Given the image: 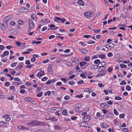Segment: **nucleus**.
Segmentation results:
<instances>
[{
  "instance_id": "obj_53",
  "label": "nucleus",
  "mask_w": 132,
  "mask_h": 132,
  "mask_svg": "<svg viewBox=\"0 0 132 132\" xmlns=\"http://www.w3.org/2000/svg\"><path fill=\"white\" fill-rule=\"evenodd\" d=\"M48 79V78L46 77H44L42 79V80L43 81H45Z\"/></svg>"
},
{
  "instance_id": "obj_12",
  "label": "nucleus",
  "mask_w": 132,
  "mask_h": 132,
  "mask_svg": "<svg viewBox=\"0 0 132 132\" xmlns=\"http://www.w3.org/2000/svg\"><path fill=\"white\" fill-rule=\"evenodd\" d=\"M104 64L102 65L101 66L100 65V66H98V67H99V68L98 69V72H101L104 70Z\"/></svg>"
},
{
  "instance_id": "obj_14",
  "label": "nucleus",
  "mask_w": 132,
  "mask_h": 132,
  "mask_svg": "<svg viewBox=\"0 0 132 132\" xmlns=\"http://www.w3.org/2000/svg\"><path fill=\"white\" fill-rule=\"evenodd\" d=\"M55 18L57 20H60L61 22L63 23L65 21V19L64 18H61L57 17H55Z\"/></svg>"
},
{
  "instance_id": "obj_27",
  "label": "nucleus",
  "mask_w": 132,
  "mask_h": 132,
  "mask_svg": "<svg viewBox=\"0 0 132 132\" xmlns=\"http://www.w3.org/2000/svg\"><path fill=\"white\" fill-rule=\"evenodd\" d=\"M62 114L64 116H66L67 115V112L66 110H64L62 112Z\"/></svg>"
},
{
  "instance_id": "obj_26",
  "label": "nucleus",
  "mask_w": 132,
  "mask_h": 132,
  "mask_svg": "<svg viewBox=\"0 0 132 132\" xmlns=\"http://www.w3.org/2000/svg\"><path fill=\"white\" fill-rule=\"evenodd\" d=\"M51 121L53 122L56 121L57 120V118H56L55 117H53L52 118H50Z\"/></svg>"
},
{
  "instance_id": "obj_39",
  "label": "nucleus",
  "mask_w": 132,
  "mask_h": 132,
  "mask_svg": "<svg viewBox=\"0 0 132 132\" xmlns=\"http://www.w3.org/2000/svg\"><path fill=\"white\" fill-rule=\"evenodd\" d=\"M107 126L106 124L105 123H103L102 125H101V127L104 128H106Z\"/></svg>"
},
{
  "instance_id": "obj_17",
  "label": "nucleus",
  "mask_w": 132,
  "mask_h": 132,
  "mask_svg": "<svg viewBox=\"0 0 132 132\" xmlns=\"http://www.w3.org/2000/svg\"><path fill=\"white\" fill-rule=\"evenodd\" d=\"M78 51H79L81 53H82L83 54H84V53H86V52H87L88 51L87 50H85V49H79L78 50Z\"/></svg>"
},
{
  "instance_id": "obj_44",
  "label": "nucleus",
  "mask_w": 132,
  "mask_h": 132,
  "mask_svg": "<svg viewBox=\"0 0 132 132\" xmlns=\"http://www.w3.org/2000/svg\"><path fill=\"white\" fill-rule=\"evenodd\" d=\"M43 94V92H41L37 94L36 96L37 97H40L42 96Z\"/></svg>"
},
{
  "instance_id": "obj_21",
  "label": "nucleus",
  "mask_w": 132,
  "mask_h": 132,
  "mask_svg": "<svg viewBox=\"0 0 132 132\" xmlns=\"http://www.w3.org/2000/svg\"><path fill=\"white\" fill-rule=\"evenodd\" d=\"M37 16L35 14H32L31 15V18L34 20L37 21Z\"/></svg>"
},
{
  "instance_id": "obj_41",
  "label": "nucleus",
  "mask_w": 132,
  "mask_h": 132,
  "mask_svg": "<svg viewBox=\"0 0 132 132\" xmlns=\"http://www.w3.org/2000/svg\"><path fill=\"white\" fill-rule=\"evenodd\" d=\"M75 82L73 81H70L68 82V84L70 85H72L74 84Z\"/></svg>"
},
{
  "instance_id": "obj_40",
  "label": "nucleus",
  "mask_w": 132,
  "mask_h": 132,
  "mask_svg": "<svg viewBox=\"0 0 132 132\" xmlns=\"http://www.w3.org/2000/svg\"><path fill=\"white\" fill-rule=\"evenodd\" d=\"M113 112L116 115H118L119 114L118 113L116 109H114Z\"/></svg>"
},
{
  "instance_id": "obj_48",
  "label": "nucleus",
  "mask_w": 132,
  "mask_h": 132,
  "mask_svg": "<svg viewBox=\"0 0 132 132\" xmlns=\"http://www.w3.org/2000/svg\"><path fill=\"white\" fill-rule=\"evenodd\" d=\"M36 60V59L35 57L33 56L31 59V61L32 62H34Z\"/></svg>"
},
{
  "instance_id": "obj_58",
  "label": "nucleus",
  "mask_w": 132,
  "mask_h": 132,
  "mask_svg": "<svg viewBox=\"0 0 132 132\" xmlns=\"http://www.w3.org/2000/svg\"><path fill=\"white\" fill-rule=\"evenodd\" d=\"M7 99L10 100H13L14 99V96H12L11 97H8Z\"/></svg>"
},
{
  "instance_id": "obj_46",
  "label": "nucleus",
  "mask_w": 132,
  "mask_h": 132,
  "mask_svg": "<svg viewBox=\"0 0 132 132\" xmlns=\"http://www.w3.org/2000/svg\"><path fill=\"white\" fill-rule=\"evenodd\" d=\"M10 85V84L9 82H6L4 84V85L7 87L9 86Z\"/></svg>"
},
{
  "instance_id": "obj_50",
  "label": "nucleus",
  "mask_w": 132,
  "mask_h": 132,
  "mask_svg": "<svg viewBox=\"0 0 132 132\" xmlns=\"http://www.w3.org/2000/svg\"><path fill=\"white\" fill-rule=\"evenodd\" d=\"M119 117L120 118H124L125 117V114H121L119 115Z\"/></svg>"
},
{
  "instance_id": "obj_19",
  "label": "nucleus",
  "mask_w": 132,
  "mask_h": 132,
  "mask_svg": "<svg viewBox=\"0 0 132 132\" xmlns=\"http://www.w3.org/2000/svg\"><path fill=\"white\" fill-rule=\"evenodd\" d=\"M24 99L27 102H31L32 99L29 97H26L24 98Z\"/></svg>"
},
{
  "instance_id": "obj_37",
  "label": "nucleus",
  "mask_w": 132,
  "mask_h": 132,
  "mask_svg": "<svg viewBox=\"0 0 132 132\" xmlns=\"http://www.w3.org/2000/svg\"><path fill=\"white\" fill-rule=\"evenodd\" d=\"M86 63V62H81L79 64L80 66H84L85 65Z\"/></svg>"
},
{
  "instance_id": "obj_51",
  "label": "nucleus",
  "mask_w": 132,
  "mask_h": 132,
  "mask_svg": "<svg viewBox=\"0 0 132 132\" xmlns=\"http://www.w3.org/2000/svg\"><path fill=\"white\" fill-rule=\"evenodd\" d=\"M90 59V58L88 56V57H86L84 58V60H85L86 61H89Z\"/></svg>"
},
{
  "instance_id": "obj_29",
  "label": "nucleus",
  "mask_w": 132,
  "mask_h": 132,
  "mask_svg": "<svg viewBox=\"0 0 132 132\" xmlns=\"http://www.w3.org/2000/svg\"><path fill=\"white\" fill-rule=\"evenodd\" d=\"M27 124L29 126H33V123L32 121L27 123Z\"/></svg>"
},
{
  "instance_id": "obj_22",
  "label": "nucleus",
  "mask_w": 132,
  "mask_h": 132,
  "mask_svg": "<svg viewBox=\"0 0 132 132\" xmlns=\"http://www.w3.org/2000/svg\"><path fill=\"white\" fill-rule=\"evenodd\" d=\"M6 123L5 122L3 121H1L0 122V126L3 127L5 126H6Z\"/></svg>"
},
{
  "instance_id": "obj_3",
  "label": "nucleus",
  "mask_w": 132,
  "mask_h": 132,
  "mask_svg": "<svg viewBox=\"0 0 132 132\" xmlns=\"http://www.w3.org/2000/svg\"><path fill=\"white\" fill-rule=\"evenodd\" d=\"M29 27L30 28L33 29L35 26L34 24L32 19L29 18L28 19Z\"/></svg>"
},
{
  "instance_id": "obj_55",
  "label": "nucleus",
  "mask_w": 132,
  "mask_h": 132,
  "mask_svg": "<svg viewBox=\"0 0 132 132\" xmlns=\"http://www.w3.org/2000/svg\"><path fill=\"white\" fill-rule=\"evenodd\" d=\"M25 64H27L28 66H29L30 64V62L28 60H26V61Z\"/></svg>"
},
{
  "instance_id": "obj_30",
  "label": "nucleus",
  "mask_w": 132,
  "mask_h": 132,
  "mask_svg": "<svg viewBox=\"0 0 132 132\" xmlns=\"http://www.w3.org/2000/svg\"><path fill=\"white\" fill-rule=\"evenodd\" d=\"M91 90V89H89V88H87L85 89L84 90V92H89V93H90L92 92L90 91V90Z\"/></svg>"
},
{
  "instance_id": "obj_11",
  "label": "nucleus",
  "mask_w": 132,
  "mask_h": 132,
  "mask_svg": "<svg viewBox=\"0 0 132 132\" xmlns=\"http://www.w3.org/2000/svg\"><path fill=\"white\" fill-rule=\"evenodd\" d=\"M9 54V52L8 51H5L3 52V54L1 55L2 58L4 57L5 56L8 55Z\"/></svg>"
},
{
  "instance_id": "obj_56",
  "label": "nucleus",
  "mask_w": 132,
  "mask_h": 132,
  "mask_svg": "<svg viewBox=\"0 0 132 132\" xmlns=\"http://www.w3.org/2000/svg\"><path fill=\"white\" fill-rule=\"evenodd\" d=\"M57 111V112H60L62 110V109L60 108H56V110Z\"/></svg>"
},
{
  "instance_id": "obj_13",
  "label": "nucleus",
  "mask_w": 132,
  "mask_h": 132,
  "mask_svg": "<svg viewBox=\"0 0 132 132\" xmlns=\"http://www.w3.org/2000/svg\"><path fill=\"white\" fill-rule=\"evenodd\" d=\"M106 70L104 71L99 73L97 76L99 77L103 76L106 74Z\"/></svg>"
},
{
  "instance_id": "obj_6",
  "label": "nucleus",
  "mask_w": 132,
  "mask_h": 132,
  "mask_svg": "<svg viewBox=\"0 0 132 132\" xmlns=\"http://www.w3.org/2000/svg\"><path fill=\"white\" fill-rule=\"evenodd\" d=\"M84 14L87 18H89L93 16V13L91 12H88L85 13Z\"/></svg>"
},
{
  "instance_id": "obj_49",
  "label": "nucleus",
  "mask_w": 132,
  "mask_h": 132,
  "mask_svg": "<svg viewBox=\"0 0 132 132\" xmlns=\"http://www.w3.org/2000/svg\"><path fill=\"white\" fill-rule=\"evenodd\" d=\"M121 130L122 131L128 132V129L126 128L122 129Z\"/></svg>"
},
{
  "instance_id": "obj_59",
  "label": "nucleus",
  "mask_w": 132,
  "mask_h": 132,
  "mask_svg": "<svg viewBox=\"0 0 132 132\" xmlns=\"http://www.w3.org/2000/svg\"><path fill=\"white\" fill-rule=\"evenodd\" d=\"M54 128L55 129H57L58 130H59L61 128L57 125L54 126Z\"/></svg>"
},
{
  "instance_id": "obj_43",
  "label": "nucleus",
  "mask_w": 132,
  "mask_h": 132,
  "mask_svg": "<svg viewBox=\"0 0 132 132\" xmlns=\"http://www.w3.org/2000/svg\"><path fill=\"white\" fill-rule=\"evenodd\" d=\"M108 105V104H104L103 103H101V104L100 106L102 108H104Z\"/></svg>"
},
{
  "instance_id": "obj_52",
  "label": "nucleus",
  "mask_w": 132,
  "mask_h": 132,
  "mask_svg": "<svg viewBox=\"0 0 132 132\" xmlns=\"http://www.w3.org/2000/svg\"><path fill=\"white\" fill-rule=\"evenodd\" d=\"M5 48V47L2 45H0V51L3 50Z\"/></svg>"
},
{
  "instance_id": "obj_32",
  "label": "nucleus",
  "mask_w": 132,
  "mask_h": 132,
  "mask_svg": "<svg viewBox=\"0 0 132 132\" xmlns=\"http://www.w3.org/2000/svg\"><path fill=\"white\" fill-rule=\"evenodd\" d=\"M126 89L127 90L130 91L131 90V87L127 85L126 86Z\"/></svg>"
},
{
  "instance_id": "obj_10",
  "label": "nucleus",
  "mask_w": 132,
  "mask_h": 132,
  "mask_svg": "<svg viewBox=\"0 0 132 132\" xmlns=\"http://www.w3.org/2000/svg\"><path fill=\"white\" fill-rule=\"evenodd\" d=\"M20 11L22 12H27L29 11V10L26 7H22L20 9Z\"/></svg>"
},
{
  "instance_id": "obj_34",
  "label": "nucleus",
  "mask_w": 132,
  "mask_h": 132,
  "mask_svg": "<svg viewBox=\"0 0 132 132\" xmlns=\"http://www.w3.org/2000/svg\"><path fill=\"white\" fill-rule=\"evenodd\" d=\"M50 20L46 18L44 20V22L45 23H48L50 22Z\"/></svg>"
},
{
  "instance_id": "obj_20",
  "label": "nucleus",
  "mask_w": 132,
  "mask_h": 132,
  "mask_svg": "<svg viewBox=\"0 0 132 132\" xmlns=\"http://www.w3.org/2000/svg\"><path fill=\"white\" fill-rule=\"evenodd\" d=\"M49 66V67H48V69H47L48 71L49 72L50 74L52 75V74L53 73L52 71L51 67H50L51 65L50 64Z\"/></svg>"
},
{
  "instance_id": "obj_61",
  "label": "nucleus",
  "mask_w": 132,
  "mask_h": 132,
  "mask_svg": "<svg viewBox=\"0 0 132 132\" xmlns=\"http://www.w3.org/2000/svg\"><path fill=\"white\" fill-rule=\"evenodd\" d=\"M70 99V97L68 95H67L64 97V99L66 100H68Z\"/></svg>"
},
{
  "instance_id": "obj_4",
  "label": "nucleus",
  "mask_w": 132,
  "mask_h": 132,
  "mask_svg": "<svg viewBox=\"0 0 132 132\" xmlns=\"http://www.w3.org/2000/svg\"><path fill=\"white\" fill-rule=\"evenodd\" d=\"M81 105L80 104H77L75 105L74 110L77 112L79 111L80 108L81 107Z\"/></svg>"
},
{
  "instance_id": "obj_25",
  "label": "nucleus",
  "mask_w": 132,
  "mask_h": 132,
  "mask_svg": "<svg viewBox=\"0 0 132 132\" xmlns=\"http://www.w3.org/2000/svg\"><path fill=\"white\" fill-rule=\"evenodd\" d=\"M99 57L102 59H105L106 58L105 56L103 54H101L99 55Z\"/></svg>"
},
{
  "instance_id": "obj_62",
  "label": "nucleus",
  "mask_w": 132,
  "mask_h": 132,
  "mask_svg": "<svg viewBox=\"0 0 132 132\" xmlns=\"http://www.w3.org/2000/svg\"><path fill=\"white\" fill-rule=\"evenodd\" d=\"M8 60V59L7 58H6L5 59H2V61L4 63L6 62Z\"/></svg>"
},
{
  "instance_id": "obj_15",
  "label": "nucleus",
  "mask_w": 132,
  "mask_h": 132,
  "mask_svg": "<svg viewBox=\"0 0 132 132\" xmlns=\"http://www.w3.org/2000/svg\"><path fill=\"white\" fill-rule=\"evenodd\" d=\"M50 110L51 112L52 113H57V111L56 110V108H50Z\"/></svg>"
},
{
  "instance_id": "obj_36",
  "label": "nucleus",
  "mask_w": 132,
  "mask_h": 132,
  "mask_svg": "<svg viewBox=\"0 0 132 132\" xmlns=\"http://www.w3.org/2000/svg\"><path fill=\"white\" fill-rule=\"evenodd\" d=\"M95 43V42L94 41L90 40L88 41L87 42V43L88 44H94Z\"/></svg>"
},
{
  "instance_id": "obj_33",
  "label": "nucleus",
  "mask_w": 132,
  "mask_h": 132,
  "mask_svg": "<svg viewBox=\"0 0 132 132\" xmlns=\"http://www.w3.org/2000/svg\"><path fill=\"white\" fill-rule=\"evenodd\" d=\"M126 84V82L125 80H122L121 82L120 83V85H124Z\"/></svg>"
},
{
  "instance_id": "obj_8",
  "label": "nucleus",
  "mask_w": 132,
  "mask_h": 132,
  "mask_svg": "<svg viewBox=\"0 0 132 132\" xmlns=\"http://www.w3.org/2000/svg\"><path fill=\"white\" fill-rule=\"evenodd\" d=\"M114 46V44L112 43H109L105 46V47L107 49L111 48Z\"/></svg>"
},
{
  "instance_id": "obj_47",
  "label": "nucleus",
  "mask_w": 132,
  "mask_h": 132,
  "mask_svg": "<svg viewBox=\"0 0 132 132\" xmlns=\"http://www.w3.org/2000/svg\"><path fill=\"white\" fill-rule=\"evenodd\" d=\"M18 23L20 25H23V24L24 22L22 20H20L18 21Z\"/></svg>"
},
{
  "instance_id": "obj_60",
  "label": "nucleus",
  "mask_w": 132,
  "mask_h": 132,
  "mask_svg": "<svg viewBox=\"0 0 132 132\" xmlns=\"http://www.w3.org/2000/svg\"><path fill=\"white\" fill-rule=\"evenodd\" d=\"M11 119V118L9 117H8L5 119V120L6 121H9Z\"/></svg>"
},
{
  "instance_id": "obj_54",
  "label": "nucleus",
  "mask_w": 132,
  "mask_h": 132,
  "mask_svg": "<svg viewBox=\"0 0 132 132\" xmlns=\"http://www.w3.org/2000/svg\"><path fill=\"white\" fill-rule=\"evenodd\" d=\"M84 81L83 80H81L79 81L77 83L78 84H81L83 83Z\"/></svg>"
},
{
  "instance_id": "obj_7",
  "label": "nucleus",
  "mask_w": 132,
  "mask_h": 132,
  "mask_svg": "<svg viewBox=\"0 0 132 132\" xmlns=\"http://www.w3.org/2000/svg\"><path fill=\"white\" fill-rule=\"evenodd\" d=\"M90 119V117L89 115H87L84 117L82 118V121L85 122H88Z\"/></svg>"
},
{
  "instance_id": "obj_64",
  "label": "nucleus",
  "mask_w": 132,
  "mask_h": 132,
  "mask_svg": "<svg viewBox=\"0 0 132 132\" xmlns=\"http://www.w3.org/2000/svg\"><path fill=\"white\" fill-rule=\"evenodd\" d=\"M24 57H20L18 59L20 61H22L24 60Z\"/></svg>"
},
{
  "instance_id": "obj_5",
  "label": "nucleus",
  "mask_w": 132,
  "mask_h": 132,
  "mask_svg": "<svg viewBox=\"0 0 132 132\" xmlns=\"http://www.w3.org/2000/svg\"><path fill=\"white\" fill-rule=\"evenodd\" d=\"M45 73L43 71L41 70L37 74V76L39 78H40L41 77L43 76L44 75Z\"/></svg>"
},
{
  "instance_id": "obj_1",
  "label": "nucleus",
  "mask_w": 132,
  "mask_h": 132,
  "mask_svg": "<svg viewBox=\"0 0 132 132\" xmlns=\"http://www.w3.org/2000/svg\"><path fill=\"white\" fill-rule=\"evenodd\" d=\"M32 121L33 123V126L41 125L44 126L45 125V123L44 122H39L36 120H33Z\"/></svg>"
},
{
  "instance_id": "obj_35",
  "label": "nucleus",
  "mask_w": 132,
  "mask_h": 132,
  "mask_svg": "<svg viewBox=\"0 0 132 132\" xmlns=\"http://www.w3.org/2000/svg\"><path fill=\"white\" fill-rule=\"evenodd\" d=\"M17 64V63L16 62H14L13 63H12L11 64V66L13 67H14Z\"/></svg>"
},
{
  "instance_id": "obj_42",
  "label": "nucleus",
  "mask_w": 132,
  "mask_h": 132,
  "mask_svg": "<svg viewBox=\"0 0 132 132\" xmlns=\"http://www.w3.org/2000/svg\"><path fill=\"white\" fill-rule=\"evenodd\" d=\"M120 67L122 68H125L127 67V66L125 64H121L120 65Z\"/></svg>"
},
{
  "instance_id": "obj_45",
  "label": "nucleus",
  "mask_w": 132,
  "mask_h": 132,
  "mask_svg": "<svg viewBox=\"0 0 132 132\" xmlns=\"http://www.w3.org/2000/svg\"><path fill=\"white\" fill-rule=\"evenodd\" d=\"M86 125V123H85L84 122H81L80 124V125L82 127H85V125Z\"/></svg>"
},
{
  "instance_id": "obj_16",
  "label": "nucleus",
  "mask_w": 132,
  "mask_h": 132,
  "mask_svg": "<svg viewBox=\"0 0 132 132\" xmlns=\"http://www.w3.org/2000/svg\"><path fill=\"white\" fill-rule=\"evenodd\" d=\"M71 61L72 62L75 63H77L79 62V60L76 57L72 58Z\"/></svg>"
},
{
  "instance_id": "obj_57",
  "label": "nucleus",
  "mask_w": 132,
  "mask_h": 132,
  "mask_svg": "<svg viewBox=\"0 0 132 132\" xmlns=\"http://www.w3.org/2000/svg\"><path fill=\"white\" fill-rule=\"evenodd\" d=\"M16 44L17 46H19L21 45V43L19 42H16Z\"/></svg>"
},
{
  "instance_id": "obj_63",
  "label": "nucleus",
  "mask_w": 132,
  "mask_h": 132,
  "mask_svg": "<svg viewBox=\"0 0 132 132\" xmlns=\"http://www.w3.org/2000/svg\"><path fill=\"white\" fill-rule=\"evenodd\" d=\"M49 61V60L48 59H47L43 61V62L44 63H46Z\"/></svg>"
},
{
  "instance_id": "obj_24",
  "label": "nucleus",
  "mask_w": 132,
  "mask_h": 132,
  "mask_svg": "<svg viewBox=\"0 0 132 132\" xmlns=\"http://www.w3.org/2000/svg\"><path fill=\"white\" fill-rule=\"evenodd\" d=\"M0 27L1 28L2 30H5V28L4 26L2 24H0Z\"/></svg>"
},
{
  "instance_id": "obj_18",
  "label": "nucleus",
  "mask_w": 132,
  "mask_h": 132,
  "mask_svg": "<svg viewBox=\"0 0 132 132\" xmlns=\"http://www.w3.org/2000/svg\"><path fill=\"white\" fill-rule=\"evenodd\" d=\"M98 67V66L95 65H91L90 68L94 70L97 69Z\"/></svg>"
},
{
  "instance_id": "obj_23",
  "label": "nucleus",
  "mask_w": 132,
  "mask_h": 132,
  "mask_svg": "<svg viewBox=\"0 0 132 132\" xmlns=\"http://www.w3.org/2000/svg\"><path fill=\"white\" fill-rule=\"evenodd\" d=\"M77 3L78 4L81 6H83L84 5V3L83 1L81 0H80L78 1Z\"/></svg>"
},
{
  "instance_id": "obj_38",
  "label": "nucleus",
  "mask_w": 132,
  "mask_h": 132,
  "mask_svg": "<svg viewBox=\"0 0 132 132\" xmlns=\"http://www.w3.org/2000/svg\"><path fill=\"white\" fill-rule=\"evenodd\" d=\"M100 61L99 59H96L95 60L94 62V63L96 64H97L98 63H100Z\"/></svg>"
},
{
  "instance_id": "obj_2",
  "label": "nucleus",
  "mask_w": 132,
  "mask_h": 132,
  "mask_svg": "<svg viewBox=\"0 0 132 132\" xmlns=\"http://www.w3.org/2000/svg\"><path fill=\"white\" fill-rule=\"evenodd\" d=\"M13 17L12 15H10L5 17L3 20L4 23L7 24V22L9 21V19Z\"/></svg>"
},
{
  "instance_id": "obj_28",
  "label": "nucleus",
  "mask_w": 132,
  "mask_h": 132,
  "mask_svg": "<svg viewBox=\"0 0 132 132\" xmlns=\"http://www.w3.org/2000/svg\"><path fill=\"white\" fill-rule=\"evenodd\" d=\"M42 43L40 41L36 42V40H34L32 41V43L33 44H40Z\"/></svg>"
},
{
  "instance_id": "obj_9",
  "label": "nucleus",
  "mask_w": 132,
  "mask_h": 132,
  "mask_svg": "<svg viewBox=\"0 0 132 132\" xmlns=\"http://www.w3.org/2000/svg\"><path fill=\"white\" fill-rule=\"evenodd\" d=\"M24 64L23 63H21L18 65L17 67L15 68V69L16 70H18V69H19L22 68Z\"/></svg>"
},
{
  "instance_id": "obj_31",
  "label": "nucleus",
  "mask_w": 132,
  "mask_h": 132,
  "mask_svg": "<svg viewBox=\"0 0 132 132\" xmlns=\"http://www.w3.org/2000/svg\"><path fill=\"white\" fill-rule=\"evenodd\" d=\"M115 99L116 100H122V98L120 96H115Z\"/></svg>"
}]
</instances>
